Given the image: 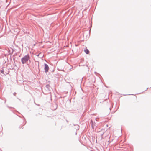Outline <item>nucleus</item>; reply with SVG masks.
Masks as SVG:
<instances>
[{
  "label": "nucleus",
  "instance_id": "f257e3e1",
  "mask_svg": "<svg viewBox=\"0 0 151 151\" xmlns=\"http://www.w3.org/2000/svg\"><path fill=\"white\" fill-rule=\"evenodd\" d=\"M30 57L29 55H27L21 59V62L22 64L26 63L30 59Z\"/></svg>",
  "mask_w": 151,
  "mask_h": 151
},
{
  "label": "nucleus",
  "instance_id": "f03ea898",
  "mask_svg": "<svg viewBox=\"0 0 151 151\" xmlns=\"http://www.w3.org/2000/svg\"><path fill=\"white\" fill-rule=\"evenodd\" d=\"M45 66L44 70L46 73H47L49 69V67L48 65L47 64L45 63L44 64Z\"/></svg>",
  "mask_w": 151,
  "mask_h": 151
},
{
  "label": "nucleus",
  "instance_id": "7ed1b4c3",
  "mask_svg": "<svg viewBox=\"0 0 151 151\" xmlns=\"http://www.w3.org/2000/svg\"><path fill=\"white\" fill-rule=\"evenodd\" d=\"M73 125L75 127V128L76 130H78L79 129L80 127L78 124H73Z\"/></svg>",
  "mask_w": 151,
  "mask_h": 151
},
{
  "label": "nucleus",
  "instance_id": "20e7f679",
  "mask_svg": "<svg viewBox=\"0 0 151 151\" xmlns=\"http://www.w3.org/2000/svg\"><path fill=\"white\" fill-rule=\"evenodd\" d=\"M45 87H46V88L47 90L48 91L50 90V86L49 84L46 85Z\"/></svg>",
  "mask_w": 151,
  "mask_h": 151
},
{
  "label": "nucleus",
  "instance_id": "39448f33",
  "mask_svg": "<svg viewBox=\"0 0 151 151\" xmlns=\"http://www.w3.org/2000/svg\"><path fill=\"white\" fill-rule=\"evenodd\" d=\"M84 51L86 54H88L89 53V51L88 49H85L84 50Z\"/></svg>",
  "mask_w": 151,
  "mask_h": 151
},
{
  "label": "nucleus",
  "instance_id": "423d86ee",
  "mask_svg": "<svg viewBox=\"0 0 151 151\" xmlns=\"http://www.w3.org/2000/svg\"><path fill=\"white\" fill-rule=\"evenodd\" d=\"M0 72L2 73V74H5L4 73V69L3 68H2L1 70H0Z\"/></svg>",
  "mask_w": 151,
  "mask_h": 151
},
{
  "label": "nucleus",
  "instance_id": "0eeeda50",
  "mask_svg": "<svg viewBox=\"0 0 151 151\" xmlns=\"http://www.w3.org/2000/svg\"><path fill=\"white\" fill-rule=\"evenodd\" d=\"M54 106H55V109H54V110H55L57 108L58 105L56 104H55L54 105Z\"/></svg>",
  "mask_w": 151,
  "mask_h": 151
},
{
  "label": "nucleus",
  "instance_id": "6e6552de",
  "mask_svg": "<svg viewBox=\"0 0 151 151\" xmlns=\"http://www.w3.org/2000/svg\"><path fill=\"white\" fill-rule=\"evenodd\" d=\"M36 63H37L38 64V66L39 67V61H37L36 62Z\"/></svg>",
  "mask_w": 151,
  "mask_h": 151
},
{
  "label": "nucleus",
  "instance_id": "1a4fd4ad",
  "mask_svg": "<svg viewBox=\"0 0 151 151\" xmlns=\"http://www.w3.org/2000/svg\"><path fill=\"white\" fill-rule=\"evenodd\" d=\"M15 45V46H16V47H18V48H19V50H20V48L18 46V45Z\"/></svg>",
  "mask_w": 151,
  "mask_h": 151
},
{
  "label": "nucleus",
  "instance_id": "9d476101",
  "mask_svg": "<svg viewBox=\"0 0 151 151\" xmlns=\"http://www.w3.org/2000/svg\"><path fill=\"white\" fill-rule=\"evenodd\" d=\"M16 92H14V93H13V95L14 96H16Z\"/></svg>",
  "mask_w": 151,
  "mask_h": 151
},
{
  "label": "nucleus",
  "instance_id": "9b49d317",
  "mask_svg": "<svg viewBox=\"0 0 151 151\" xmlns=\"http://www.w3.org/2000/svg\"><path fill=\"white\" fill-rule=\"evenodd\" d=\"M41 54V53H40L39 54L37 55V56H40V55Z\"/></svg>",
  "mask_w": 151,
  "mask_h": 151
},
{
  "label": "nucleus",
  "instance_id": "f8f14e48",
  "mask_svg": "<svg viewBox=\"0 0 151 151\" xmlns=\"http://www.w3.org/2000/svg\"><path fill=\"white\" fill-rule=\"evenodd\" d=\"M12 52H14V50L12 49Z\"/></svg>",
  "mask_w": 151,
  "mask_h": 151
},
{
  "label": "nucleus",
  "instance_id": "ddd939ff",
  "mask_svg": "<svg viewBox=\"0 0 151 151\" xmlns=\"http://www.w3.org/2000/svg\"><path fill=\"white\" fill-rule=\"evenodd\" d=\"M43 56L42 55H40V58H42Z\"/></svg>",
  "mask_w": 151,
  "mask_h": 151
},
{
  "label": "nucleus",
  "instance_id": "4468645a",
  "mask_svg": "<svg viewBox=\"0 0 151 151\" xmlns=\"http://www.w3.org/2000/svg\"><path fill=\"white\" fill-rule=\"evenodd\" d=\"M13 52H11V53H9V54H10V55H12L13 54Z\"/></svg>",
  "mask_w": 151,
  "mask_h": 151
},
{
  "label": "nucleus",
  "instance_id": "2eb2a0df",
  "mask_svg": "<svg viewBox=\"0 0 151 151\" xmlns=\"http://www.w3.org/2000/svg\"><path fill=\"white\" fill-rule=\"evenodd\" d=\"M91 126H92V128L93 129V125L92 124H91Z\"/></svg>",
  "mask_w": 151,
  "mask_h": 151
},
{
  "label": "nucleus",
  "instance_id": "dca6fc26",
  "mask_svg": "<svg viewBox=\"0 0 151 151\" xmlns=\"http://www.w3.org/2000/svg\"><path fill=\"white\" fill-rule=\"evenodd\" d=\"M111 107H110L109 108V109L110 110H111Z\"/></svg>",
  "mask_w": 151,
  "mask_h": 151
},
{
  "label": "nucleus",
  "instance_id": "f3484780",
  "mask_svg": "<svg viewBox=\"0 0 151 151\" xmlns=\"http://www.w3.org/2000/svg\"><path fill=\"white\" fill-rule=\"evenodd\" d=\"M13 60H14V58H13Z\"/></svg>",
  "mask_w": 151,
  "mask_h": 151
},
{
  "label": "nucleus",
  "instance_id": "a211bd4d",
  "mask_svg": "<svg viewBox=\"0 0 151 151\" xmlns=\"http://www.w3.org/2000/svg\"><path fill=\"white\" fill-rule=\"evenodd\" d=\"M8 107L9 108H11V107H9V106H8Z\"/></svg>",
  "mask_w": 151,
  "mask_h": 151
},
{
  "label": "nucleus",
  "instance_id": "6ab92c4d",
  "mask_svg": "<svg viewBox=\"0 0 151 151\" xmlns=\"http://www.w3.org/2000/svg\"><path fill=\"white\" fill-rule=\"evenodd\" d=\"M66 121L67 122H68V121L67 120H66Z\"/></svg>",
  "mask_w": 151,
  "mask_h": 151
},
{
  "label": "nucleus",
  "instance_id": "aec40b11",
  "mask_svg": "<svg viewBox=\"0 0 151 151\" xmlns=\"http://www.w3.org/2000/svg\"><path fill=\"white\" fill-rule=\"evenodd\" d=\"M148 89V88H147L146 89V90L145 91H146V90H147Z\"/></svg>",
  "mask_w": 151,
  "mask_h": 151
},
{
  "label": "nucleus",
  "instance_id": "412c9836",
  "mask_svg": "<svg viewBox=\"0 0 151 151\" xmlns=\"http://www.w3.org/2000/svg\"><path fill=\"white\" fill-rule=\"evenodd\" d=\"M128 95H129L130 94H128Z\"/></svg>",
  "mask_w": 151,
  "mask_h": 151
}]
</instances>
